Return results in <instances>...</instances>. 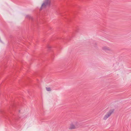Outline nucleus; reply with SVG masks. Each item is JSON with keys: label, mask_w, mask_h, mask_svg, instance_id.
I'll list each match as a JSON object with an SVG mask.
<instances>
[{"label": "nucleus", "mask_w": 131, "mask_h": 131, "mask_svg": "<svg viewBox=\"0 0 131 131\" xmlns=\"http://www.w3.org/2000/svg\"><path fill=\"white\" fill-rule=\"evenodd\" d=\"M50 0H45L41 5V9L45 8L47 6L49 5L50 3Z\"/></svg>", "instance_id": "f257e3e1"}, {"label": "nucleus", "mask_w": 131, "mask_h": 131, "mask_svg": "<svg viewBox=\"0 0 131 131\" xmlns=\"http://www.w3.org/2000/svg\"><path fill=\"white\" fill-rule=\"evenodd\" d=\"M113 112V111H110L107 113V114L103 118V119L105 120L109 117Z\"/></svg>", "instance_id": "f03ea898"}, {"label": "nucleus", "mask_w": 131, "mask_h": 131, "mask_svg": "<svg viewBox=\"0 0 131 131\" xmlns=\"http://www.w3.org/2000/svg\"><path fill=\"white\" fill-rule=\"evenodd\" d=\"M103 49L107 52H108L109 51H112L109 48L107 47H104L103 48Z\"/></svg>", "instance_id": "7ed1b4c3"}, {"label": "nucleus", "mask_w": 131, "mask_h": 131, "mask_svg": "<svg viewBox=\"0 0 131 131\" xmlns=\"http://www.w3.org/2000/svg\"><path fill=\"white\" fill-rule=\"evenodd\" d=\"M75 128V126L74 125L72 124L71 125L69 128L70 129H73Z\"/></svg>", "instance_id": "20e7f679"}, {"label": "nucleus", "mask_w": 131, "mask_h": 131, "mask_svg": "<svg viewBox=\"0 0 131 131\" xmlns=\"http://www.w3.org/2000/svg\"><path fill=\"white\" fill-rule=\"evenodd\" d=\"M46 90L47 91H51V90L50 88H46Z\"/></svg>", "instance_id": "39448f33"}, {"label": "nucleus", "mask_w": 131, "mask_h": 131, "mask_svg": "<svg viewBox=\"0 0 131 131\" xmlns=\"http://www.w3.org/2000/svg\"><path fill=\"white\" fill-rule=\"evenodd\" d=\"M26 18H31V17H30V16L29 15H26Z\"/></svg>", "instance_id": "423d86ee"}, {"label": "nucleus", "mask_w": 131, "mask_h": 131, "mask_svg": "<svg viewBox=\"0 0 131 131\" xmlns=\"http://www.w3.org/2000/svg\"><path fill=\"white\" fill-rule=\"evenodd\" d=\"M48 48L49 49H50L51 48V47L50 46H49L48 47Z\"/></svg>", "instance_id": "0eeeda50"}, {"label": "nucleus", "mask_w": 131, "mask_h": 131, "mask_svg": "<svg viewBox=\"0 0 131 131\" xmlns=\"http://www.w3.org/2000/svg\"><path fill=\"white\" fill-rule=\"evenodd\" d=\"M20 112V111L19 110V112Z\"/></svg>", "instance_id": "6e6552de"}]
</instances>
